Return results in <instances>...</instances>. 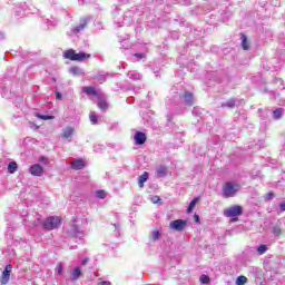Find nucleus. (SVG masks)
Segmentation results:
<instances>
[{"instance_id": "7ed1b4c3", "label": "nucleus", "mask_w": 285, "mask_h": 285, "mask_svg": "<svg viewBox=\"0 0 285 285\" xmlns=\"http://www.w3.org/2000/svg\"><path fill=\"white\" fill-rule=\"evenodd\" d=\"M59 226H61V217L59 216H50L42 222V228L45 230H56Z\"/></svg>"}, {"instance_id": "f3484780", "label": "nucleus", "mask_w": 285, "mask_h": 285, "mask_svg": "<svg viewBox=\"0 0 285 285\" xmlns=\"http://www.w3.org/2000/svg\"><path fill=\"white\" fill-rule=\"evenodd\" d=\"M157 177H166L168 168L166 166H159L156 170Z\"/></svg>"}, {"instance_id": "2f4dec72", "label": "nucleus", "mask_w": 285, "mask_h": 285, "mask_svg": "<svg viewBox=\"0 0 285 285\" xmlns=\"http://www.w3.org/2000/svg\"><path fill=\"white\" fill-rule=\"evenodd\" d=\"M273 197H275V193H273V191H269V193L266 195V199H273Z\"/></svg>"}, {"instance_id": "39448f33", "label": "nucleus", "mask_w": 285, "mask_h": 285, "mask_svg": "<svg viewBox=\"0 0 285 285\" xmlns=\"http://www.w3.org/2000/svg\"><path fill=\"white\" fill-rule=\"evenodd\" d=\"M187 225H188L187 220L176 219V220L170 222L169 228L171 230H178L179 233H181V230H184V228H186Z\"/></svg>"}, {"instance_id": "f8f14e48", "label": "nucleus", "mask_w": 285, "mask_h": 285, "mask_svg": "<svg viewBox=\"0 0 285 285\" xmlns=\"http://www.w3.org/2000/svg\"><path fill=\"white\" fill-rule=\"evenodd\" d=\"M82 92H85L86 95H92L94 97H97V99L101 96L97 92L95 87H85L82 89Z\"/></svg>"}, {"instance_id": "a19ab883", "label": "nucleus", "mask_w": 285, "mask_h": 285, "mask_svg": "<svg viewBox=\"0 0 285 285\" xmlns=\"http://www.w3.org/2000/svg\"><path fill=\"white\" fill-rule=\"evenodd\" d=\"M75 230H77V227H75Z\"/></svg>"}, {"instance_id": "6e6552de", "label": "nucleus", "mask_w": 285, "mask_h": 285, "mask_svg": "<svg viewBox=\"0 0 285 285\" xmlns=\"http://www.w3.org/2000/svg\"><path fill=\"white\" fill-rule=\"evenodd\" d=\"M146 134L144 131H137L134 136V141L136 146H144L146 144Z\"/></svg>"}, {"instance_id": "7c9ffc66", "label": "nucleus", "mask_w": 285, "mask_h": 285, "mask_svg": "<svg viewBox=\"0 0 285 285\" xmlns=\"http://www.w3.org/2000/svg\"><path fill=\"white\" fill-rule=\"evenodd\" d=\"M153 239H154V242H157V239H159V230L154 232Z\"/></svg>"}, {"instance_id": "f704fd0d", "label": "nucleus", "mask_w": 285, "mask_h": 285, "mask_svg": "<svg viewBox=\"0 0 285 285\" xmlns=\"http://www.w3.org/2000/svg\"><path fill=\"white\" fill-rule=\"evenodd\" d=\"M98 285H110V282H108V281H102V282H100Z\"/></svg>"}, {"instance_id": "72a5a7b5", "label": "nucleus", "mask_w": 285, "mask_h": 285, "mask_svg": "<svg viewBox=\"0 0 285 285\" xmlns=\"http://www.w3.org/2000/svg\"><path fill=\"white\" fill-rule=\"evenodd\" d=\"M279 208H281V213H284L285 212V203H281Z\"/></svg>"}, {"instance_id": "9d476101", "label": "nucleus", "mask_w": 285, "mask_h": 285, "mask_svg": "<svg viewBox=\"0 0 285 285\" xmlns=\"http://www.w3.org/2000/svg\"><path fill=\"white\" fill-rule=\"evenodd\" d=\"M98 108L102 112H106V110H108V101H106V98H104L102 96H98Z\"/></svg>"}, {"instance_id": "4c0bfd02", "label": "nucleus", "mask_w": 285, "mask_h": 285, "mask_svg": "<svg viewBox=\"0 0 285 285\" xmlns=\"http://www.w3.org/2000/svg\"><path fill=\"white\" fill-rule=\"evenodd\" d=\"M135 57H138L139 59L144 58V55L141 53H136Z\"/></svg>"}, {"instance_id": "20e7f679", "label": "nucleus", "mask_w": 285, "mask_h": 285, "mask_svg": "<svg viewBox=\"0 0 285 285\" xmlns=\"http://www.w3.org/2000/svg\"><path fill=\"white\" fill-rule=\"evenodd\" d=\"M65 59H69L70 61H83V59H90V55H86V52L77 53L75 50L69 49L65 51Z\"/></svg>"}, {"instance_id": "0eeeda50", "label": "nucleus", "mask_w": 285, "mask_h": 285, "mask_svg": "<svg viewBox=\"0 0 285 285\" xmlns=\"http://www.w3.org/2000/svg\"><path fill=\"white\" fill-rule=\"evenodd\" d=\"M29 173L32 177H41L43 175V167L39 164H35L29 167Z\"/></svg>"}, {"instance_id": "dca6fc26", "label": "nucleus", "mask_w": 285, "mask_h": 285, "mask_svg": "<svg viewBox=\"0 0 285 285\" xmlns=\"http://www.w3.org/2000/svg\"><path fill=\"white\" fill-rule=\"evenodd\" d=\"M79 277H81V268L80 267H76L71 274H70V278L73 281V282H77V279H79Z\"/></svg>"}, {"instance_id": "423d86ee", "label": "nucleus", "mask_w": 285, "mask_h": 285, "mask_svg": "<svg viewBox=\"0 0 285 285\" xmlns=\"http://www.w3.org/2000/svg\"><path fill=\"white\" fill-rule=\"evenodd\" d=\"M10 275H12V265L8 264L0 276V284H8V282H10Z\"/></svg>"}, {"instance_id": "f03ea898", "label": "nucleus", "mask_w": 285, "mask_h": 285, "mask_svg": "<svg viewBox=\"0 0 285 285\" xmlns=\"http://www.w3.org/2000/svg\"><path fill=\"white\" fill-rule=\"evenodd\" d=\"M239 193V184L227 181L223 186V197L228 199L229 197H235Z\"/></svg>"}, {"instance_id": "bb28decb", "label": "nucleus", "mask_w": 285, "mask_h": 285, "mask_svg": "<svg viewBox=\"0 0 285 285\" xmlns=\"http://www.w3.org/2000/svg\"><path fill=\"white\" fill-rule=\"evenodd\" d=\"M283 230L279 226H275L273 227V235H275V237H279L282 235Z\"/></svg>"}, {"instance_id": "b1692460", "label": "nucleus", "mask_w": 285, "mask_h": 285, "mask_svg": "<svg viewBox=\"0 0 285 285\" xmlns=\"http://www.w3.org/2000/svg\"><path fill=\"white\" fill-rule=\"evenodd\" d=\"M248 282V278L246 276H238L236 278V285H244Z\"/></svg>"}, {"instance_id": "1a4fd4ad", "label": "nucleus", "mask_w": 285, "mask_h": 285, "mask_svg": "<svg viewBox=\"0 0 285 285\" xmlns=\"http://www.w3.org/2000/svg\"><path fill=\"white\" fill-rule=\"evenodd\" d=\"M71 168L72 170H83L86 168V161L81 158L75 159L71 161Z\"/></svg>"}, {"instance_id": "412c9836", "label": "nucleus", "mask_w": 285, "mask_h": 285, "mask_svg": "<svg viewBox=\"0 0 285 285\" xmlns=\"http://www.w3.org/2000/svg\"><path fill=\"white\" fill-rule=\"evenodd\" d=\"M199 202V198H194L188 207H187V213H193V209L195 208V206H197V203Z\"/></svg>"}, {"instance_id": "e433bc0d", "label": "nucleus", "mask_w": 285, "mask_h": 285, "mask_svg": "<svg viewBox=\"0 0 285 285\" xmlns=\"http://www.w3.org/2000/svg\"><path fill=\"white\" fill-rule=\"evenodd\" d=\"M90 259L89 258H85L83 261H82V266H86V264H88V262H89Z\"/></svg>"}, {"instance_id": "ddd939ff", "label": "nucleus", "mask_w": 285, "mask_h": 285, "mask_svg": "<svg viewBox=\"0 0 285 285\" xmlns=\"http://www.w3.org/2000/svg\"><path fill=\"white\" fill-rule=\"evenodd\" d=\"M148 171H145L142 175H140L138 177V186L139 188H144V184H146V181H148Z\"/></svg>"}, {"instance_id": "cd10ccee", "label": "nucleus", "mask_w": 285, "mask_h": 285, "mask_svg": "<svg viewBox=\"0 0 285 285\" xmlns=\"http://www.w3.org/2000/svg\"><path fill=\"white\" fill-rule=\"evenodd\" d=\"M199 282L202 284H210V277H208V275H202Z\"/></svg>"}, {"instance_id": "5701e85b", "label": "nucleus", "mask_w": 285, "mask_h": 285, "mask_svg": "<svg viewBox=\"0 0 285 285\" xmlns=\"http://www.w3.org/2000/svg\"><path fill=\"white\" fill-rule=\"evenodd\" d=\"M282 115H284V109L277 108L274 110V119H282Z\"/></svg>"}, {"instance_id": "a211bd4d", "label": "nucleus", "mask_w": 285, "mask_h": 285, "mask_svg": "<svg viewBox=\"0 0 285 285\" xmlns=\"http://www.w3.org/2000/svg\"><path fill=\"white\" fill-rule=\"evenodd\" d=\"M17 168H18L17 161H11V163H9V165H8V173H9L10 175H14V174L17 173Z\"/></svg>"}, {"instance_id": "58836bf2", "label": "nucleus", "mask_w": 285, "mask_h": 285, "mask_svg": "<svg viewBox=\"0 0 285 285\" xmlns=\"http://www.w3.org/2000/svg\"><path fill=\"white\" fill-rule=\"evenodd\" d=\"M195 219H196V222H199V216L196 215V216H195Z\"/></svg>"}, {"instance_id": "c9c22d12", "label": "nucleus", "mask_w": 285, "mask_h": 285, "mask_svg": "<svg viewBox=\"0 0 285 285\" xmlns=\"http://www.w3.org/2000/svg\"><path fill=\"white\" fill-rule=\"evenodd\" d=\"M61 97H62V96H61V92H58V91H57V92H56V99L59 100V99H61Z\"/></svg>"}, {"instance_id": "473e14b6", "label": "nucleus", "mask_w": 285, "mask_h": 285, "mask_svg": "<svg viewBox=\"0 0 285 285\" xmlns=\"http://www.w3.org/2000/svg\"><path fill=\"white\" fill-rule=\"evenodd\" d=\"M62 271H63V265L59 264L58 265V275H61Z\"/></svg>"}, {"instance_id": "6ab92c4d", "label": "nucleus", "mask_w": 285, "mask_h": 285, "mask_svg": "<svg viewBox=\"0 0 285 285\" xmlns=\"http://www.w3.org/2000/svg\"><path fill=\"white\" fill-rule=\"evenodd\" d=\"M35 117H37L38 119H41L42 121H50V120L55 119V116H46V115H41L39 112H36Z\"/></svg>"}, {"instance_id": "ea45409f", "label": "nucleus", "mask_w": 285, "mask_h": 285, "mask_svg": "<svg viewBox=\"0 0 285 285\" xmlns=\"http://www.w3.org/2000/svg\"><path fill=\"white\" fill-rule=\"evenodd\" d=\"M73 235H77V233L73 232Z\"/></svg>"}, {"instance_id": "4468645a", "label": "nucleus", "mask_w": 285, "mask_h": 285, "mask_svg": "<svg viewBox=\"0 0 285 285\" xmlns=\"http://www.w3.org/2000/svg\"><path fill=\"white\" fill-rule=\"evenodd\" d=\"M184 99H185L186 106H193V101H194L193 92L186 91V92L184 94Z\"/></svg>"}, {"instance_id": "393cba45", "label": "nucleus", "mask_w": 285, "mask_h": 285, "mask_svg": "<svg viewBox=\"0 0 285 285\" xmlns=\"http://www.w3.org/2000/svg\"><path fill=\"white\" fill-rule=\"evenodd\" d=\"M107 195L108 194L104 189H100V190L96 191V196H97L98 199H106Z\"/></svg>"}, {"instance_id": "4be33fe9", "label": "nucleus", "mask_w": 285, "mask_h": 285, "mask_svg": "<svg viewBox=\"0 0 285 285\" xmlns=\"http://www.w3.org/2000/svg\"><path fill=\"white\" fill-rule=\"evenodd\" d=\"M86 26H88V22L85 20L83 23L77 26L76 28L72 29V32H81V30L86 29Z\"/></svg>"}, {"instance_id": "aec40b11", "label": "nucleus", "mask_w": 285, "mask_h": 285, "mask_svg": "<svg viewBox=\"0 0 285 285\" xmlns=\"http://www.w3.org/2000/svg\"><path fill=\"white\" fill-rule=\"evenodd\" d=\"M89 119L94 126L97 125V122L99 121V117L97 116V114L95 111L89 112Z\"/></svg>"}, {"instance_id": "f257e3e1", "label": "nucleus", "mask_w": 285, "mask_h": 285, "mask_svg": "<svg viewBox=\"0 0 285 285\" xmlns=\"http://www.w3.org/2000/svg\"><path fill=\"white\" fill-rule=\"evenodd\" d=\"M244 215V208L240 205H234L224 209V216L229 217L232 223L239 222L238 217Z\"/></svg>"}, {"instance_id": "9b49d317", "label": "nucleus", "mask_w": 285, "mask_h": 285, "mask_svg": "<svg viewBox=\"0 0 285 285\" xmlns=\"http://www.w3.org/2000/svg\"><path fill=\"white\" fill-rule=\"evenodd\" d=\"M75 135V128L73 127H67L62 131V138L63 139H70Z\"/></svg>"}, {"instance_id": "2eb2a0df", "label": "nucleus", "mask_w": 285, "mask_h": 285, "mask_svg": "<svg viewBox=\"0 0 285 285\" xmlns=\"http://www.w3.org/2000/svg\"><path fill=\"white\" fill-rule=\"evenodd\" d=\"M240 41L243 50H249L250 45L248 43V38L246 37V35L240 33Z\"/></svg>"}, {"instance_id": "a878e982", "label": "nucleus", "mask_w": 285, "mask_h": 285, "mask_svg": "<svg viewBox=\"0 0 285 285\" xmlns=\"http://www.w3.org/2000/svg\"><path fill=\"white\" fill-rule=\"evenodd\" d=\"M266 250H268V247L265 244L258 246V248H257L258 255H264L266 253Z\"/></svg>"}, {"instance_id": "c756f323", "label": "nucleus", "mask_w": 285, "mask_h": 285, "mask_svg": "<svg viewBox=\"0 0 285 285\" xmlns=\"http://www.w3.org/2000/svg\"><path fill=\"white\" fill-rule=\"evenodd\" d=\"M150 200L153 204H159V202H161V198H159V196H153Z\"/></svg>"}, {"instance_id": "c85d7f7f", "label": "nucleus", "mask_w": 285, "mask_h": 285, "mask_svg": "<svg viewBox=\"0 0 285 285\" xmlns=\"http://www.w3.org/2000/svg\"><path fill=\"white\" fill-rule=\"evenodd\" d=\"M225 106L227 108H235V99H229L226 101Z\"/></svg>"}]
</instances>
